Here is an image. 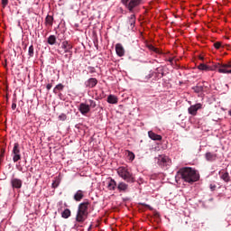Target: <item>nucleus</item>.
<instances>
[{"mask_svg":"<svg viewBox=\"0 0 231 231\" xmlns=\"http://www.w3.org/2000/svg\"><path fill=\"white\" fill-rule=\"evenodd\" d=\"M107 102L108 104H117L118 102L117 97L110 94V96H108Z\"/></svg>","mask_w":231,"mask_h":231,"instance_id":"nucleus-23","label":"nucleus"},{"mask_svg":"<svg viewBox=\"0 0 231 231\" xmlns=\"http://www.w3.org/2000/svg\"><path fill=\"white\" fill-rule=\"evenodd\" d=\"M215 69H217L218 73L231 74V61H228L226 64L217 62V64H215Z\"/></svg>","mask_w":231,"mask_h":231,"instance_id":"nucleus-3","label":"nucleus"},{"mask_svg":"<svg viewBox=\"0 0 231 231\" xmlns=\"http://www.w3.org/2000/svg\"><path fill=\"white\" fill-rule=\"evenodd\" d=\"M128 152L129 161H131V162L134 161V159H135L134 153L132 152Z\"/></svg>","mask_w":231,"mask_h":231,"instance_id":"nucleus-30","label":"nucleus"},{"mask_svg":"<svg viewBox=\"0 0 231 231\" xmlns=\"http://www.w3.org/2000/svg\"><path fill=\"white\" fill-rule=\"evenodd\" d=\"M173 60H174L173 59H170V60H169V61H170V63H172V62H173Z\"/></svg>","mask_w":231,"mask_h":231,"instance_id":"nucleus-40","label":"nucleus"},{"mask_svg":"<svg viewBox=\"0 0 231 231\" xmlns=\"http://www.w3.org/2000/svg\"><path fill=\"white\" fill-rule=\"evenodd\" d=\"M214 46L216 49H220L222 46V43L220 42H217L214 43Z\"/></svg>","mask_w":231,"mask_h":231,"instance_id":"nucleus-32","label":"nucleus"},{"mask_svg":"<svg viewBox=\"0 0 231 231\" xmlns=\"http://www.w3.org/2000/svg\"><path fill=\"white\" fill-rule=\"evenodd\" d=\"M201 103H197V105L190 106L189 108L188 109L189 114H190L192 116H196L198 114V111L202 108Z\"/></svg>","mask_w":231,"mask_h":231,"instance_id":"nucleus-9","label":"nucleus"},{"mask_svg":"<svg viewBox=\"0 0 231 231\" xmlns=\"http://www.w3.org/2000/svg\"><path fill=\"white\" fill-rule=\"evenodd\" d=\"M218 175L222 180H224L226 183H228V181L231 180V176L227 170L222 169L218 171Z\"/></svg>","mask_w":231,"mask_h":231,"instance_id":"nucleus-7","label":"nucleus"},{"mask_svg":"<svg viewBox=\"0 0 231 231\" xmlns=\"http://www.w3.org/2000/svg\"><path fill=\"white\" fill-rule=\"evenodd\" d=\"M28 55L29 57H34V46L30 45V48L28 50Z\"/></svg>","mask_w":231,"mask_h":231,"instance_id":"nucleus-28","label":"nucleus"},{"mask_svg":"<svg viewBox=\"0 0 231 231\" xmlns=\"http://www.w3.org/2000/svg\"><path fill=\"white\" fill-rule=\"evenodd\" d=\"M88 218V216L81 210L80 208L78 207V213L76 216V221L79 222L80 224H83L86 219Z\"/></svg>","mask_w":231,"mask_h":231,"instance_id":"nucleus-8","label":"nucleus"},{"mask_svg":"<svg viewBox=\"0 0 231 231\" xmlns=\"http://www.w3.org/2000/svg\"><path fill=\"white\" fill-rule=\"evenodd\" d=\"M58 39H61V37L58 36Z\"/></svg>","mask_w":231,"mask_h":231,"instance_id":"nucleus-43","label":"nucleus"},{"mask_svg":"<svg viewBox=\"0 0 231 231\" xmlns=\"http://www.w3.org/2000/svg\"><path fill=\"white\" fill-rule=\"evenodd\" d=\"M13 162H17L21 161L22 155H21V149L20 144L18 143H15L13 148Z\"/></svg>","mask_w":231,"mask_h":231,"instance_id":"nucleus-6","label":"nucleus"},{"mask_svg":"<svg viewBox=\"0 0 231 231\" xmlns=\"http://www.w3.org/2000/svg\"><path fill=\"white\" fill-rule=\"evenodd\" d=\"M61 48L64 50V53H69V51L72 49V45L68 42H63L61 43Z\"/></svg>","mask_w":231,"mask_h":231,"instance_id":"nucleus-18","label":"nucleus"},{"mask_svg":"<svg viewBox=\"0 0 231 231\" xmlns=\"http://www.w3.org/2000/svg\"><path fill=\"white\" fill-rule=\"evenodd\" d=\"M148 135H149L150 139L154 140V141L160 142L161 140H162V136H161V134H155V132H153V131H149Z\"/></svg>","mask_w":231,"mask_h":231,"instance_id":"nucleus-16","label":"nucleus"},{"mask_svg":"<svg viewBox=\"0 0 231 231\" xmlns=\"http://www.w3.org/2000/svg\"><path fill=\"white\" fill-rule=\"evenodd\" d=\"M117 174L122 180H125L127 183H134L135 178L133 175V172L129 171V169L121 166L117 169Z\"/></svg>","mask_w":231,"mask_h":231,"instance_id":"nucleus-2","label":"nucleus"},{"mask_svg":"<svg viewBox=\"0 0 231 231\" xmlns=\"http://www.w3.org/2000/svg\"><path fill=\"white\" fill-rule=\"evenodd\" d=\"M90 205V202L88 200L86 202L79 203V208H80L81 211L88 217V207Z\"/></svg>","mask_w":231,"mask_h":231,"instance_id":"nucleus-12","label":"nucleus"},{"mask_svg":"<svg viewBox=\"0 0 231 231\" xmlns=\"http://www.w3.org/2000/svg\"><path fill=\"white\" fill-rule=\"evenodd\" d=\"M97 83L98 81L96 78H89V79L85 82L86 86L89 88H94Z\"/></svg>","mask_w":231,"mask_h":231,"instance_id":"nucleus-14","label":"nucleus"},{"mask_svg":"<svg viewBox=\"0 0 231 231\" xmlns=\"http://www.w3.org/2000/svg\"><path fill=\"white\" fill-rule=\"evenodd\" d=\"M46 88L48 91H50V89L52 88V83H48L47 86H46Z\"/></svg>","mask_w":231,"mask_h":231,"instance_id":"nucleus-35","label":"nucleus"},{"mask_svg":"<svg viewBox=\"0 0 231 231\" xmlns=\"http://www.w3.org/2000/svg\"><path fill=\"white\" fill-rule=\"evenodd\" d=\"M107 187L109 190H115L116 188L117 187V182L115 180V179H111Z\"/></svg>","mask_w":231,"mask_h":231,"instance_id":"nucleus-21","label":"nucleus"},{"mask_svg":"<svg viewBox=\"0 0 231 231\" xmlns=\"http://www.w3.org/2000/svg\"><path fill=\"white\" fill-rule=\"evenodd\" d=\"M63 88H64L63 84H61V83L57 84V86L54 87L53 93H54L55 95H57V93H58L59 91H63Z\"/></svg>","mask_w":231,"mask_h":231,"instance_id":"nucleus-25","label":"nucleus"},{"mask_svg":"<svg viewBox=\"0 0 231 231\" xmlns=\"http://www.w3.org/2000/svg\"><path fill=\"white\" fill-rule=\"evenodd\" d=\"M217 153H213V152H207L206 153V159L208 162L217 161Z\"/></svg>","mask_w":231,"mask_h":231,"instance_id":"nucleus-19","label":"nucleus"},{"mask_svg":"<svg viewBox=\"0 0 231 231\" xmlns=\"http://www.w3.org/2000/svg\"><path fill=\"white\" fill-rule=\"evenodd\" d=\"M229 115H230V116H231V109H230V111H229Z\"/></svg>","mask_w":231,"mask_h":231,"instance_id":"nucleus-42","label":"nucleus"},{"mask_svg":"<svg viewBox=\"0 0 231 231\" xmlns=\"http://www.w3.org/2000/svg\"><path fill=\"white\" fill-rule=\"evenodd\" d=\"M79 110L81 113V115H87L88 114V112H90V106L86 105V103H80Z\"/></svg>","mask_w":231,"mask_h":231,"instance_id":"nucleus-11","label":"nucleus"},{"mask_svg":"<svg viewBox=\"0 0 231 231\" xmlns=\"http://www.w3.org/2000/svg\"><path fill=\"white\" fill-rule=\"evenodd\" d=\"M92 227H93V225H90L88 227V230H91Z\"/></svg>","mask_w":231,"mask_h":231,"instance_id":"nucleus-41","label":"nucleus"},{"mask_svg":"<svg viewBox=\"0 0 231 231\" xmlns=\"http://www.w3.org/2000/svg\"><path fill=\"white\" fill-rule=\"evenodd\" d=\"M156 160L157 164L162 168L168 167V165L171 164V160L167 155H159L156 157Z\"/></svg>","mask_w":231,"mask_h":231,"instance_id":"nucleus-5","label":"nucleus"},{"mask_svg":"<svg viewBox=\"0 0 231 231\" xmlns=\"http://www.w3.org/2000/svg\"><path fill=\"white\" fill-rule=\"evenodd\" d=\"M121 3L125 5L130 13H133L134 9L141 5L142 0H121Z\"/></svg>","mask_w":231,"mask_h":231,"instance_id":"nucleus-4","label":"nucleus"},{"mask_svg":"<svg viewBox=\"0 0 231 231\" xmlns=\"http://www.w3.org/2000/svg\"><path fill=\"white\" fill-rule=\"evenodd\" d=\"M88 106H89V111H90V107L91 108L97 107V103L95 101H93V99H89L88 100Z\"/></svg>","mask_w":231,"mask_h":231,"instance_id":"nucleus-29","label":"nucleus"},{"mask_svg":"<svg viewBox=\"0 0 231 231\" xmlns=\"http://www.w3.org/2000/svg\"><path fill=\"white\" fill-rule=\"evenodd\" d=\"M57 42V37L55 35H51L48 37V44L54 45Z\"/></svg>","mask_w":231,"mask_h":231,"instance_id":"nucleus-26","label":"nucleus"},{"mask_svg":"<svg viewBox=\"0 0 231 231\" xmlns=\"http://www.w3.org/2000/svg\"><path fill=\"white\" fill-rule=\"evenodd\" d=\"M119 192H126L129 189V185L126 182L121 181L117 185Z\"/></svg>","mask_w":231,"mask_h":231,"instance_id":"nucleus-15","label":"nucleus"},{"mask_svg":"<svg viewBox=\"0 0 231 231\" xmlns=\"http://www.w3.org/2000/svg\"><path fill=\"white\" fill-rule=\"evenodd\" d=\"M215 188H217L216 185H214V186H213V185H210V189H211L212 190H214Z\"/></svg>","mask_w":231,"mask_h":231,"instance_id":"nucleus-39","label":"nucleus"},{"mask_svg":"<svg viewBox=\"0 0 231 231\" xmlns=\"http://www.w3.org/2000/svg\"><path fill=\"white\" fill-rule=\"evenodd\" d=\"M70 216H71V211L68 208H66V209L63 210V212L61 213V217L63 218H69L70 217Z\"/></svg>","mask_w":231,"mask_h":231,"instance_id":"nucleus-24","label":"nucleus"},{"mask_svg":"<svg viewBox=\"0 0 231 231\" xmlns=\"http://www.w3.org/2000/svg\"><path fill=\"white\" fill-rule=\"evenodd\" d=\"M129 23H130V29H134V26H135V16H134V14H131Z\"/></svg>","mask_w":231,"mask_h":231,"instance_id":"nucleus-27","label":"nucleus"},{"mask_svg":"<svg viewBox=\"0 0 231 231\" xmlns=\"http://www.w3.org/2000/svg\"><path fill=\"white\" fill-rule=\"evenodd\" d=\"M195 93H201L204 91V85L197 84V86L192 88Z\"/></svg>","mask_w":231,"mask_h":231,"instance_id":"nucleus-22","label":"nucleus"},{"mask_svg":"<svg viewBox=\"0 0 231 231\" xmlns=\"http://www.w3.org/2000/svg\"><path fill=\"white\" fill-rule=\"evenodd\" d=\"M4 158H5V152H0V164L3 162Z\"/></svg>","mask_w":231,"mask_h":231,"instance_id":"nucleus-34","label":"nucleus"},{"mask_svg":"<svg viewBox=\"0 0 231 231\" xmlns=\"http://www.w3.org/2000/svg\"><path fill=\"white\" fill-rule=\"evenodd\" d=\"M154 216H155V217H160V213L155 212V213H154Z\"/></svg>","mask_w":231,"mask_h":231,"instance_id":"nucleus-38","label":"nucleus"},{"mask_svg":"<svg viewBox=\"0 0 231 231\" xmlns=\"http://www.w3.org/2000/svg\"><path fill=\"white\" fill-rule=\"evenodd\" d=\"M17 105L16 103H12V110H16Z\"/></svg>","mask_w":231,"mask_h":231,"instance_id":"nucleus-37","label":"nucleus"},{"mask_svg":"<svg viewBox=\"0 0 231 231\" xmlns=\"http://www.w3.org/2000/svg\"><path fill=\"white\" fill-rule=\"evenodd\" d=\"M83 199H84V191L81 189L76 191V193L74 194V199L76 200V202H80V200Z\"/></svg>","mask_w":231,"mask_h":231,"instance_id":"nucleus-17","label":"nucleus"},{"mask_svg":"<svg viewBox=\"0 0 231 231\" xmlns=\"http://www.w3.org/2000/svg\"><path fill=\"white\" fill-rule=\"evenodd\" d=\"M178 175L181 178L182 180L187 183H195L200 178V175L196 169L189 167L181 168L178 171Z\"/></svg>","mask_w":231,"mask_h":231,"instance_id":"nucleus-1","label":"nucleus"},{"mask_svg":"<svg viewBox=\"0 0 231 231\" xmlns=\"http://www.w3.org/2000/svg\"><path fill=\"white\" fill-rule=\"evenodd\" d=\"M199 69H200V70H208V65L200 64V65H199Z\"/></svg>","mask_w":231,"mask_h":231,"instance_id":"nucleus-31","label":"nucleus"},{"mask_svg":"<svg viewBox=\"0 0 231 231\" xmlns=\"http://www.w3.org/2000/svg\"><path fill=\"white\" fill-rule=\"evenodd\" d=\"M8 4H9V0H2V5L4 8L6 7Z\"/></svg>","mask_w":231,"mask_h":231,"instance_id":"nucleus-33","label":"nucleus"},{"mask_svg":"<svg viewBox=\"0 0 231 231\" xmlns=\"http://www.w3.org/2000/svg\"><path fill=\"white\" fill-rule=\"evenodd\" d=\"M53 21H54L53 16H51V14H48V16L45 18L46 26H48V28L52 26Z\"/></svg>","mask_w":231,"mask_h":231,"instance_id":"nucleus-20","label":"nucleus"},{"mask_svg":"<svg viewBox=\"0 0 231 231\" xmlns=\"http://www.w3.org/2000/svg\"><path fill=\"white\" fill-rule=\"evenodd\" d=\"M11 185L14 189H21V188L23 187V180L18 178H12Z\"/></svg>","mask_w":231,"mask_h":231,"instance_id":"nucleus-10","label":"nucleus"},{"mask_svg":"<svg viewBox=\"0 0 231 231\" xmlns=\"http://www.w3.org/2000/svg\"><path fill=\"white\" fill-rule=\"evenodd\" d=\"M116 51L118 57H124V55L125 54V50L124 49L122 43L116 44Z\"/></svg>","mask_w":231,"mask_h":231,"instance_id":"nucleus-13","label":"nucleus"},{"mask_svg":"<svg viewBox=\"0 0 231 231\" xmlns=\"http://www.w3.org/2000/svg\"><path fill=\"white\" fill-rule=\"evenodd\" d=\"M66 118H67V116H66V115H60V120L65 121Z\"/></svg>","mask_w":231,"mask_h":231,"instance_id":"nucleus-36","label":"nucleus"}]
</instances>
